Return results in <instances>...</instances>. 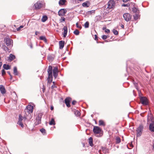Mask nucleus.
Returning a JSON list of instances; mask_svg holds the SVG:
<instances>
[{
    "label": "nucleus",
    "instance_id": "9d476101",
    "mask_svg": "<svg viewBox=\"0 0 154 154\" xmlns=\"http://www.w3.org/2000/svg\"><path fill=\"white\" fill-rule=\"evenodd\" d=\"M154 121V117L153 115L150 113H148L147 115V123H150Z\"/></svg>",
    "mask_w": 154,
    "mask_h": 154
},
{
    "label": "nucleus",
    "instance_id": "2eb2a0df",
    "mask_svg": "<svg viewBox=\"0 0 154 154\" xmlns=\"http://www.w3.org/2000/svg\"><path fill=\"white\" fill-rule=\"evenodd\" d=\"M71 98L69 97H66L65 100V103L68 107L70 106V102L71 100Z\"/></svg>",
    "mask_w": 154,
    "mask_h": 154
},
{
    "label": "nucleus",
    "instance_id": "4be33fe9",
    "mask_svg": "<svg viewBox=\"0 0 154 154\" xmlns=\"http://www.w3.org/2000/svg\"><path fill=\"white\" fill-rule=\"evenodd\" d=\"M66 2V0H60L59 2V4L60 5H63Z\"/></svg>",
    "mask_w": 154,
    "mask_h": 154
},
{
    "label": "nucleus",
    "instance_id": "864d4df0",
    "mask_svg": "<svg viewBox=\"0 0 154 154\" xmlns=\"http://www.w3.org/2000/svg\"><path fill=\"white\" fill-rule=\"evenodd\" d=\"M3 47L5 49V48H6V49H7V50L8 49V48L7 47H6L5 46H3Z\"/></svg>",
    "mask_w": 154,
    "mask_h": 154
},
{
    "label": "nucleus",
    "instance_id": "4d7b16f0",
    "mask_svg": "<svg viewBox=\"0 0 154 154\" xmlns=\"http://www.w3.org/2000/svg\"><path fill=\"white\" fill-rule=\"evenodd\" d=\"M7 73L10 75H10H11V73H10V72L8 71V72H7Z\"/></svg>",
    "mask_w": 154,
    "mask_h": 154
},
{
    "label": "nucleus",
    "instance_id": "393cba45",
    "mask_svg": "<svg viewBox=\"0 0 154 154\" xmlns=\"http://www.w3.org/2000/svg\"><path fill=\"white\" fill-rule=\"evenodd\" d=\"M99 125L105 126V124L103 120H100L99 121Z\"/></svg>",
    "mask_w": 154,
    "mask_h": 154
},
{
    "label": "nucleus",
    "instance_id": "4c0bfd02",
    "mask_svg": "<svg viewBox=\"0 0 154 154\" xmlns=\"http://www.w3.org/2000/svg\"><path fill=\"white\" fill-rule=\"evenodd\" d=\"M2 76L5 75L6 74V72L4 69H3L2 71Z\"/></svg>",
    "mask_w": 154,
    "mask_h": 154
},
{
    "label": "nucleus",
    "instance_id": "6ab92c4d",
    "mask_svg": "<svg viewBox=\"0 0 154 154\" xmlns=\"http://www.w3.org/2000/svg\"><path fill=\"white\" fill-rule=\"evenodd\" d=\"M64 30L63 37L65 38L66 37L67 32V26H65L63 28Z\"/></svg>",
    "mask_w": 154,
    "mask_h": 154
},
{
    "label": "nucleus",
    "instance_id": "2f4dec72",
    "mask_svg": "<svg viewBox=\"0 0 154 154\" xmlns=\"http://www.w3.org/2000/svg\"><path fill=\"white\" fill-rule=\"evenodd\" d=\"M134 18L135 20H137L139 17L138 15L137 14H135L134 15Z\"/></svg>",
    "mask_w": 154,
    "mask_h": 154
},
{
    "label": "nucleus",
    "instance_id": "aec40b11",
    "mask_svg": "<svg viewBox=\"0 0 154 154\" xmlns=\"http://www.w3.org/2000/svg\"><path fill=\"white\" fill-rule=\"evenodd\" d=\"M65 42L63 41H61L59 42L60 48L62 49L64 47Z\"/></svg>",
    "mask_w": 154,
    "mask_h": 154
},
{
    "label": "nucleus",
    "instance_id": "6e6d98bb",
    "mask_svg": "<svg viewBox=\"0 0 154 154\" xmlns=\"http://www.w3.org/2000/svg\"><path fill=\"white\" fill-rule=\"evenodd\" d=\"M10 79L11 80H12V75H10Z\"/></svg>",
    "mask_w": 154,
    "mask_h": 154
},
{
    "label": "nucleus",
    "instance_id": "c756f323",
    "mask_svg": "<svg viewBox=\"0 0 154 154\" xmlns=\"http://www.w3.org/2000/svg\"><path fill=\"white\" fill-rule=\"evenodd\" d=\"M14 73L15 75H18L17 69L16 67H14Z\"/></svg>",
    "mask_w": 154,
    "mask_h": 154
},
{
    "label": "nucleus",
    "instance_id": "13d9d810",
    "mask_svg": "<svg viewBox=\"0 0 154 154\" xmlns=\"http://www.w3.org/2000/svg\"><path fill=\"white\" fill-rule=\"evenodd\" d=\"M106 29V27H103V30H105Z\"/></svg>",
    "mask_w": 154,
    "mask_h": 154
},
{
    "label": "nucleus",
    "instance_id": "423d86ee",
    "mask_svg": "<svg viewBox=\"0 0 154 154\" xmlns=\"http://www.w3.org/2000/svg\"><path fill=\"white\" fill-rule=\"evenodd\" d=\"M140 101L141 103L143 105H147L149 103L148 99L145 97H141Z\"/></svg>",
    "mask_w": 154,
    "mask_h": 154
},
{
    "label": "nucleus",
    "instance_id": "603ef678",
    "mask_svg": "<svg viewBox=\"0 0 154 154\" xmlns=\"http://www.w3.org/2000/svg\"><path fill=\"white\" fill-rule=\"evenodd\" d=\"M45 88L44 87H43L42 88V91H43V92H45Z\"/></svg>",
    "mask_w": 154,
    "mask_h": 154
},
{
    "label": "nucleus",
    "instance_id": "f257e3e1",
    "mask_svg": "<svg viewBox=\"0 0 154 154\" xmlns=\"http://www.w3.org/2000/svg\"><path fill=\"white\" fill-rule=\"evenodd\" d=\"M33 107L31 105H28L24 110L25 114L28 117V119H30L32 118L31 114L33 111Z\"/></svg>",
    "mask_w": 154,
    "mask_h": 154
},
{
    "label": "nucleus",
    "instance_id": "49530a36",
    "mask_svg": "<svg viewBox=\"0 0 154 154\" xmlns=\"http://www.w3.org/2000/svg\"><path fill=\"white\" fill-rule=\"evenodd\" d=\"M77 102L75 100H73L72 102V104L73 105H75L76 103Z\"/></svg>",
    "mask_w": 154,
    "mask_h": 154
},
{
    "label": "nucleus",
    "instance_id": "ddd939ff",
    "mask_svg": "<svg viewBox=\"0 0 154 154\" xmlns=\"http://www.w3.org/2000/svg\"><path fill=\"white\" fill-rule=\"evenodd\" d=\"M67 11L65 9H61L58 12V15L60 16H63L65 15Z\"/></svg>",
    "mask_w": 154,
    "mask_h": 154
},
{
    "label": "nucleus",
    "instance_id": "0eeeda50",
    "mask_svg": "<svg viewBox=\"0 0 154 154\" xmlns=\"http://www.w3.org/2000/svg\"><path fill=\"white\" fill-rule=\"evenodd\" d=\"M42 4L38 1L34 4L33 8L34 9L38 10L40 9L42 7Z\"/></svg>",
    "mask_w": 154,
    "mask_h": 154
},
{
    "label": "nucleus",
    "instance_id": "6e6552de",
    "mask_svg": "<svg viewBox=\"0 0 154 154\" xmlns=\"http://www.w3.org/2000/svg\"><path fill=\"white\" fill-rule=\"evenodd\" d=\"M123 17L124 20L127 22L130 21L131 18V16L128 13H125L123 14Z\"/></svg>",
    "mask_w": 154,
    "mask_h": 154
},
{
    "label": "nucleus",
    "instance_id": "39448f33",
    "mask_svg": "<svg viewBox=\"0 0 154 154\" xmlns=\"http://www.w3.org/2000/svg\"><path fill=\"white\" fill-rule=\"evenodd\" d=\"M43 114L42 113H40L38 114L36 118V125H38L41 123V118Z\"/></svg>",
    "mask_w": 154,
    "mask_h": 154
},
{
    "label": "nucleus",
    "instance_id": "a19ab883",
    "mask_svg": "<svg viewBox=\"0 0 154 154\" xmlns=\"http://www.w3.org/2000/svg\"><path fill=\"white\" fill-rule=\"evenodd\" d=\"M76 25L77 28H79L80 29H81L82 28V27L80 25H79L77 23H76Z\"/></svg>",
    "mask_w": 154,
    "mask_h": 154
},
{
    "label": "nucleus",
    "instance_id": "de8ad7c7",
    "mask_svg": "<svg viewBox=\"0 0 154 154\" xmlns=\"http://www.w3.org/2000/svg\"><path fill=\"white\" fill-rule=\"evenodd\" d=\"M57 87V86L55 85V84H53V85H52L51 87V88H56Z\"/></svg>",
    "mask_w": 154,
    "mask_h": 154
},
{
    "label": "nucleus",
    "instance_id": "4468645a",
    "mask_svg": "<svg viewBox=\"0 0 154 154\" xmlns=\"http://www.w3.org/2000/svg\"><path fill=\"white\" fill-rule=\"evenodd\" d=\"M4 41L7 46H9L11 45V42L12 40L10 38H6L4 39Z\"/></svg>",
    "mask_w": 154,
    "mask_h": 154
},
{
    "label": "nucleus",
    "instance_id": "9b49d317",
    "mask_svg": "<svg viewBox=\"0 0 154 154\" xmlns=\"http://www.w3.org/2000/svg\"><path fill=\"white\" fill-rule=\"evenodd\" d=\"M53 75L55 78H57L58 75V67L57 66H55L54 67L53 70Z\"/></svg>",
    "mask_w": 154,
    "mask_h": 154
},
{
    "label": "nucleus",
    "instance_id": "58836bf2",
    "mask_svg": "<svg viewBox=\"0 0 154 154\" xmlns=\"http://www.w3.org/2000/svg\"><path fill=\"white\" fill-rule=\"evenodd\" d=\"M102 38L103 39H106L107 38V36L106 35H103Z\"/></svg>",
    "mask_w": 154,
    "mask_h": 154
},
{
    "label": "nucleus",
    "instance_id": "8fccbe9b",
    "mask_svg": "<svg viewBox=\"0 0 154 154\" xmlns=\"http://www.w3.org/2000/svg\"><path fill=\"white\" fill-rule=\"evenodd\" d=\"M51 110H53L54 109V107L53 106H51Z\"/></svg>",
    "mask_w": 154,
    "mask_h": 154
},
{
    "label": "nucleus",
    "instance_id": "7c9ffc66",
    "mask_svg": "<svg viewBox=\"0 0 154 154\" xmlns=\"http://www.w3.org/2000/svg\"><path fill=\"white\" fill-rule=\"evenodd\" d=\"M40 131L43 135H45L46 134V130L45 129H41L40 130Z\"/></svg>",
    "mask_w": 154,
    "mask_h": 154
},
{
    "label": "nucleus",
    "instance_id": "79ce46f5",
    "mask_svg": "<svg viewBox=\"0 0 154 154\" xmlns=\"http://www.w3.org/2000/svg\"><path fill=\"white\" fill-rule=\"evenodd\" d=\"M129 5L128 4H123L122 5V6L123 7H128Z\"/></svg>",
    "mask_w": 154,
    "mask_h": 154
},
{
    "label": "nucleus",
    "instance_id": "e433bc0d",
    "mask_svg": "<svg viewBox=\"0 0 154 154\" xmlns=\"http://www.w3.org/2000/svg\"><path fill=\"white\" fill-rule=\"evenodd\" d=\"M82 5L83 7H88V5L87 2H85L82 3Z\"/></svg>",
    "mask_w": 154,
    "mask_h": 154
},
{
    "label": "nucleus",
    "instance_id": "c9c22d12",
    "mask_svg": "<svg viewBox=\"0 0 154 154\" xmlns=\"http://www.w3.org/2000/svg\"><path fill=\"white\" fill-rule=\"evenodd\" d=\"M132 11L134 12L135 13L137 12L138 10L135 7H134L132 8Z\"/></svg>",
    "mask_w": 154,
    "mask_h": 154
},
{
    "label": "nucleus",
    "instance_id": "c03bdc74",
    "mask_svg": "<svg viewBox=\"0 0 154 154\" xmlns=\"http://www.w3.org/2000/svg\"><path fill=\"white\" fill-rule=\"evenodd\" d=\"M94 37H95L94 39H95V40L97 41V40H98V38H97V35H94Z\"/></svg>",
    "mask_w": 154,
    "mask_h": 154
},
{
    "label": "nucleus",
    "instance_id": "052dcab7",
    "mask_svg": "<svg viewBox=\"0 0 154 154\" xmlns=\"http://www.w3.org/2000/svg\"><path fill=\"white\" fill-rule=\"evenodd\" d=\"M53 84H55V82H53Z\"/></svg>",
    "mask_w": 154,
    "mask_h": 154
},
{
    "label": "nucleus",
    "instance_id": "a878e982",
    "mask_svg": "<svg viewBox=\"0 0 154 154\" xmlns=\"http://www.w3.org/2000/svg\"><path fill=\"white\" fill-rule=\"evenodd\" d=\"M116 143H120L121 140L120 138L119 137H117L116 138Z\"/></svg>",
    "mask_w": 154,
    "mask_h": 154
},
{
    "label": "nucleus",
    "instance_id": "72a5a7b5",
    "mask_svg": "<svg viewBox=\"0 0 154 154\" xmlns=\"http://www.w3.org/2000/svg\"><path fill=\"white\" fill-rule=\"evenodd\" d=\"M112 31L114 34H115V35H118L119 33L118 31L117 30L114 29H113L112 30Z\"/></svg>",
    "mask_w": 154,
    "mask_h": 154
},
{
    "label": "nucleus",
    "instance_id": "c85d7f7f",
    "mask_svg": "<svg viewBox=\"0 0 154 154\" xmlns=\"http://www.w3.org/2000/svg\"><path fill=\"white\" fill-rule=\"evenodd\" d=\"M48 19V17L46 16H44L41 19L42 22H45Z\"/></svg>",
    "mask_w": 154,
    "mask_h": 154
},
{
    "label": "nucleus",
    "instance_id": "ea45409f",
    "mask_svg": "<svg viewBox=\"0 0 154 154\" xmlns=\"http://www.w3.org/2000/svg\"><path fill=\"white\" fill-rule=\"evenodd\" d=\"M23 25L20 26L19 28L17 29V30L19 31L21 28H23Z\"/></svg>",
    "mask_w": 154,
    "mask_h": 154
},
{
    "label": "nucleus",
    "instance_id": "3c124183",
    "mask_svg": "<svg viewBox=\"0 0 154 154\" xmlns=\"http://www.w3.org/2000/svg\"><path fill=\"white\" fill-rule=\"evenodd\" d=\"M39 32L38 31H36L35 32V35H37L38 34V33H39Z\"/></svg>",
    "mask_w": 154,
    "mask_h": 154
},
{
    "label": "nucleus",
    "instance_id": "f03ea898",
    "mask_svg": "<svg viewBox=\"0 0 154 154\" xmlns=\"http://www.w3.org/2000/svg\"><path fill=\"white\" fill-rule=\"evenodd\" d=\"M48 77L47 78L48 82L49 83H51L52 80L53 76L52 75V67L51 66H49L47 69Z\"/></svg>",
    "mask_w": 154,
    "mask_h": 154
},
{
    "label": "nucleus",
    "instance_id": "bb28decb",
    "mask_svg": "<svg viewBox=\"0 0 154 154\" xmlns=\"http://www.w3.org/2000/svg\"><path fill=\"white\" fill-rule=\"evenodd\" d=\"M39 39L44 41L45 42H47V40L45 36H41L39 37Z\"/></svg>",
    "mask_w": 154,
    "mask_h": 154
},
{
    "label": "nucleus",
    "instance_id": "bf43d9fd",
    "mask_svg": "<svg viewBox=\"0 0 154 154\" xmlns=\"http://www.w3.org/2000/svg\"><path fill=\"white\" fill-rule=\"evenodd\" d=\"M153 149H154V143H153Z\"/></svg>",
    "mask_w": 154,
    "mask_h": 154
},
{
    "label": "nucleus",
    "instance_id": "473e14b6",
    "mask_svg": "<svg viewBox=\"0 0 154 154\" xmlns=\"http://www.w3.org/2000/svg\"><path fill=\"white\" fill-rule=\"evenodd\" d=\"M73 33L76 35H78L79 34V32L78 29H76L74 31Z\"/></svg>",
    "mask_w": 154,
    "mask_h": 154
},
{
    "label": "nucleus",
    "instance_id": "1a4fd4ad",
    "mask_svg": "<svg viewBox=\"0 0 154 154\" xmlns=\"http://www.w3.org/2000/svg\"><path fill=\"white\" fill-rule=\"evenodd\" d=\"M143 127L142 125H140L137 128L136 131L137 133V136H141L142 131L143 129Z\"/></svg>",
    "mask_w": 154,
    "mask_h": 154
},
{
    "label": "nucleus",
    "instance_id": "dca6fc26",
    "mask_svg": "<svg viewBox=\"0 0 154 154\" xmlns=\"http://www.w3.org/2000/svg\"><path fill=\"white\" fill-rule=\"evenodd\" d=\"M0 91L1 93L3 94L6 93V90L5 87L2 85H0Z\"/></svg>",
    "mask_w": 154,
    "mask_h": 154
},
{
    "label": "nucleus",
    "instance_id": "f704fd0d",
    "mask_svg": "<svg viewBox=\"0 0 154 154\" xmlns=\"http://www.w3.org/2000/svg\"><path fill=\"white\" fill-rule=\"evenodd\" d=\"M89 23L88 22H86L84 24L85 27V28H87L89 27Z\"/></svg>",
    "mask_w": 154,
    "mask_h": 154
},
{
    "label": "nucleus",
    "instance_id": "a211bd4d",
    "mask_svg": "<svg viewBox=\"0 0 154 154\" xmlns=\"http://www.w3.org/2000/svg\"><path fill=\"white\" fill-rule=\"evenodd\" d=\"M15 58V56L12 54H10L9 57L8 59V61L9 62L11 61L14 60Z\"/></svg>",
    "mask_w": 154,
    "mask_h": 154
},
{
    "label": "nucleus",
    "instance_id": "a18cd8bd",
    "mask_svg": "<svg viewBox=\"0 0 154 154\" xmlns=\"http://www.w3.org/2000/svg\"><path fill=\"white\" fill-rule=\"evenodd\" d=\"M61 22H62V21H64L65 20V18L64 17H62L61 18Z\"/></svg>",
    "mask_w": 154,
    "mask_h": 154
},
{
    "label": "nucleus",
    "instance_id": "b1692460",
    "mask_svg": "<svg viewBox=\"0 0 154 154\" xmlns=\"http://www.w3.org/2000/svg\"><path fill=\"white\" fill-rule=\"evenodd\" d=\"M74 113L77 116H80L81 114L79 111L77 110H75L74 111Z\"/></svg>",
    "mask_w": 154,
    "mask_h": 154
},
{
    "label": "nucleus",
    "instance_id": "5fc2aeb1",
    "mask_svg": "<svg viewBox=\"0 0 154 154\" xmlns=\"http://www.w3.org/2000/svg\"><path fill=\"white\" fill-rule=\"evenodd\" d=\"M121 26L123 29L124 28V26L122 24Z\"/></svg>",
    "mask_w": 154,
    "mask_h": 154
},
{
    "label": "nucleus",
    "instance_id": "412c9836",
    "mask_svg": "<svg viewBox=\"0 0 154 154\" xmlns=\"http://www.w3.org/2000/svg\"><path fill=\"white\" fill-rule=\"evenodd\" d=\"M89 143L90 145L91 146H93V139L92 137H90L89 138Z\"/></svg>",
    "mask_w": 154,
    "mask_h": 154
},
{
    "label": "nucleus",
    "instance_id": "37998d69",
    "mask_svg": "<svg viewBox=\"0 0 154 154\" xmlns=\"http://www.w3.org/2000/svg\"><path fill=\"white\" fill-rule=\"evenodd\" d=\"M105 31L106 32L108 33L110 32V30L109 29H105Z\"/></svg>",
    "mask_w": 154,
    "mask_h": 154
},
{
    "label": "nucleus",
    "instance_id": "f3484780",
    "mask_svg": "<svg viewBox=\"0 0 154 154\" xmlns=\"http://www.w3.org/2000/svg\"><path fill=\"white\" fill-rule=\"evenodd\" d=\"M149 130L152 132H154V121L150 124L149 126Z\"/></svg>",
    "mask_w": 154,
    "mask_h": 154
},
{
    "label": "nucleus",
    "instance_id": "20e7f679",
    "mask_svg": "<svg viewBox=\"0 0 154 154\" xmlns=\"http://www.w3.org/2000/svg\"><path fill=\"white\" fill-rule=\"evenodd\" d=\"M116 0H110L107 4V8L109 9L114 8L116 5Z\"/></svg>",
    "mask_w": 154,
    "mask_h": 154
},
{
    "label": "nucleus",
    "instance_id": "7ed1b4c3",
    "mask_svg": "<svg viewBox=\"0 0 154 154\" xmlns=\"http://www.w3.org/2000/svg\"><path fill=\"white\" fill-rule=\"evenodd\" d=\"M93 131L95 134H99L97 135V136L98 137H101L102 135V134L101 135V132H102V129L98 126H94L93 127Z\"/></svg>",
    "mask_w": 154,
    "mask_h": 154
},
{
    "label": "nucleus",
    "instance_id": "cd10ccee",
    "mask_svg": "<svg viewBox=\"0 0 154 154\" xmlns=\"http://www.w3.org/2000/svg\"><path fill=\"white\" fill-rule=\"evenodd\" d=\"M49 124L50 125H54L55 124L54 120V119L52 118L51 119V121L49 122Z\"/></svg>",
    "mask_w": 154,
    "mask_h": 154
},
{
    "label": "nucleus",
    "instance_id": "09e8293b",
    "mask_svg": "<svg viewBox=\"0 0 154 154\" xmlns=\"http://www.w3.org/2000/svg\"><path fill=\"white\" fill-rule=\"evenodd\" d=\"M28 117L26 116V115H25V116L23 117V119H28Z\"/></svg>",
    "mask_w": 154,
    "mask_h": 154
},
{
    "label": "nucleus",
    "instance_id": "5701e85b",
    "mask_svg": "<svg viewBox=\"0 0 154 154\" xmlns=\"http://www.w3.org/2000/svg\"><path fill=\"white\" fill-rule=\"evenodd\" d=\"M4 68L6 70L10 69V66L6 64H4L3 65Z\"/></svg>",
    "mask_w": 154,
    "mask_h": 154
},
{
    "label": "nucleus",
    "instance_id": "f8f14e48",
    "mask_svg": "<svg viewBox=\"0 0 154 154\" xmlns=\"http://www.w3.org/2000/svg\"><path fill=\"white\" fill-rule=\"evenodd\" d=\"M23 117L21 114H20L19 115L18 120L17 122V124L20 125L21 127L22 128H23L24 125L23 123L22 122L23 120Z\"/></svg>",
    "mask_w": 154,
    "mask_h": 154
}]
</instances>
